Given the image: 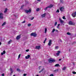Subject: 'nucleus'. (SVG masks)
Segmentation results:
<instances>
[{
    "mask_svg": "<svg viewBox=\"0 0 76 76\" xmlns=\"http://www.w3.org/2000/svg\"><path fill=\"white\" fill-rule=\"evenodd\" d=\"M53 6V5L51 4H50L49 6H48L44 9V10H47L48 8H51Z\"/></svg>",
    "mask_w": 76,
    "mask_h": 76,
    "instance_id": "f257e3e1",
    "label": "nucleus"
},
{
    "mask_svg": "<svg viewBox=\"0 0 76 76\" xmlns=\"http://www.w3.org/2000/svg\"><path fill=\"white\" fill-rule=\"evenodd\" d=\"M55 61V60H54V59H53L52 58H50L48 60V61L49 63H53V62H54Z\"/></svg>",
    "mask_w": 76,
    "mask_h": 76,
    "instance_id": "f03ea898",
    "label": "nucleus"
},
{
    "mask_svg": "<svg viewBox=\"0 0 76 76\" xmlns=\"http://www.w3.org/2000/svg\"><path fill=\"white\" fill-rule=\"evenodd\" d=\"M37 35V34L35 33H32L31 34V36H33L34 37H36Z\"/></svg>",
    "mask_w": 76,
    "mask_h": 76,
    "instance_id": "7ed1b4c3",
    "label": "nucleus"
},
{
    "mask_svg": "<svg viewBox=\"0 0 76 76\" xmlns=\"http://www.w3.org/2000/svg\"><path fill=\"white\" fill-rule=\"evenodd\" d=\"M60 10L61 12H63L64 10V7H60Z\"/></svg>",
    "mask_w": 76,
    "mask_h": 76,
    "instance_id": "20e7f679",
    "label": "nucleus"
},
{
    "mask_svg": "<svg viewBox=\"0 0 76 76\" xmlns=\"http://www.w3.org/2000/svg\"><path fill=\"white\" fill-rule=\"evenodd\" d=\"M0 19H3V14L2 13H0Z\"/></svg>",
    "mask_w": 76,
    "mask_h": 76,
    "instance_id": "39448f33",
    "label": "nucleus"
},
{
    "mask_svg": "<svg viewBox=\"0 0 76 76\" xmlns=\"http://www.w3.org/2000/svg\"><path fill=\"white\" fill-rule=\"evenodd\" d=\"M52 44V40L51 39H50L48 43V45H49V46H50V45H51Z\"/></svg>",
    "mask_w": 76,
    "mask_h": 76,
    "instance_id": "423d86ee",
    "label": "nucleus"
},
{
    "mask_svg": "<svg viewBox=\"0 0 76 76\" xmlns=\"http://www.w3.org/2000/svg\"><path fill=\"white\" fill-rule=\"evenodd\" d=\"M69 25H75V23H73L71 21H70L69 22Z\"/></svg>",
    "mask_w": 76,
    "mask_h": 76,
    "instance_id": "0eeeda50",
    "label": "nucleus"
},
{
    "mask_svg": "<svg viewBox=\"0 0 76 76\" xmlns=\"http://www.w3.org/2000/svg\"><path fill=\"white\" fill-rule=\"evenodd\" d=\"M26 13H31V10L30 9L29 10H26Z\"/></svg>",
    "mask_w": 76,
    "mask_h": 76,
    "instance_id": "6e6552de",
    "label": "nucleus"
},
{
    "mask_svg": "<svg viewBox=\"0 0 76 76\" xmlns=\"http://www.w3.org/2000/svg\"><path fill=\"white\" fill-rule=\"evenodd\" d=\"M72 15L73 18H75V17H76V12H75L74 13H73L72 14Z\"/></svg>",
    "mask_w": 76,
    "mask_h": 76,
    "instance_id": "1a4fd4ad",
    "label": "nucleus"
},
{
    "mask_svg": "<svg viewBox=\"0 0 76 76\" xmlns=\"http://www.w3.org/2000/svg\"><path fill=\"white\" fill-rule=\"evenodd\" d=\"M20 35H19L16 38V39H17V40H18V39H20Z\"/></svg>",
    "mask_w": 76,
    "mask_h": 76,
    "instance_id": "9d476101",
    "label": "nucleus"
},
{
    "mask_svg": "<svg viewBox=\"0 0 76 76\" xmlns=\"http://www.w3.org/2000/svg\"><path fill=\"white\" fill-rule=\"evenodd\" d=\"M59 20L61 22V23L63 24L64 23V21L61 20V19L59 18Z\"/></svg>",
    "mask_w": 76,
    "mask_h": 76,
    "instance_id": "9b49d317",
    "label": "nucleus"
},
{
    "mask_svg": "<svg viewBox=\"0 0 76 76\" xmlns=\"http://www.w3.org/2000/svg\"><path fill=\"white\" fill-rule=\"evenodd\" d=\"M30 57V55H27V56H26L25 57V58H26V59H28V58H29Z\"/></svg>",
    "mask_w": 76,
    "mask_h": 76,
    "instance_id": "f8f14e48",
    "label": "nucleus"
},
{
    "mask_svg": "<svg viewBox=\"0 0 76 76\" xmlns=\"http://www.w3.org/2000/svg\"><path fill=\"white\" fill-rule=\"evenodd\" d=\"M46 15V13H44L43 14H42L41 15V16L42 17V18H44L45 16V15Z\"/></svg>",
    "mask_w": 76,
    "mask_h": 76,
    "instance_id": "ddd939ff",
    "label": "nucleus"
},
{
    "mask_svg": "<svg viewBox=\"0 0 76 76\" xmlns=\"http://www.w3.org/2000/svg\"><path fill=\"white\" fill-rule=\"evenodd\" d=\"M3 53L2 52L1 53V56H3V54H4L6 53V51H5V50H4L3 51Z\"/></svg>",
    "mask_w": 76,
    "mask_h": 76,
    "instance_id": "4468645a",
    "label": "nucleus"
},
{
    "mask_svg": "<svg viewBox=\"0 0 76 76\" xmlns=\"http://www.w3.org/2000/svg\"><path fill=\"white\" fill-rule=\"evenodd\" d=\"M36 49H39L40 48V46H36Z\"/></svg>",
    "mask_w": 76,
    "mask_h": 76,
    "instance_id": "2eb2a0df",
    "label": "nucleus"
},
{
    "mask_svg": "<svg viewBox=\"0 0 76 76\" xmlns=\"http://www.w3.org/2000/svg\"><path fill=\"white\" fill-rule=\"evenodd\" d=\"M55 67H60V65H59V64H56L55 65Z\"/></svg>",
    "mask_w": 76,
    "mask_h": 76,
    "instance_id": "dca6fc26",
    "label": "nucleus"
},
{
    "mask_svg": "<svg viewBox=\"0 0 76 76\" xmlns=\"http://www.w3.org/2000/svg\"><path fill=\"white\" fill-rule=\"evenodd\" d=\"M60 51H58V53H56L57 56H58L60 55Z\"/></svg>",
    "mask_w": 76,
    "mask_h": 76,
    "instance_id": "f3484780",
    "label": "nucleus"
},
{
    "mask_svg": "<svg viewBox=\"0 0 76 76\" xmlns=\"http://www.w3.org/2000/svg\"><path fill=\"white\" fill-rule=\"evenodd\" d=\"M47 32V28H45V33L46 34Z\"/></svg>",
    "mask_w": 76,
    "mask_h": 76,
    "instance_id": "a211bd4d",
    "label": "nucleus"
},
{
    "mask_svg": "<svg viewBox=\"0 0 76 76\" xmlns=\"http://www.w3.org/2000/svg\"><path fill=\"white\" fill-rule=\"evenodd\" d=\"M12 40H10L8 42V44H10L11 42H12Z\"/></svg>",
    "mask_w": 76,
    "mask_h": 76,
    "instance_id": "6ab92c4d",
    "label": "nucleus"
},
{
    "mask_svg": "<svg viewBox=\"0 0 76 76\" xmlns=\"http://www.w3.org/2000/svg\"><path fill=\"white\" fill-rule=\"evenodd\" d=\"M6 22H4L2 24V26H4V25H6Z\"/></svg>",
    "mask_w": 76,
    "mask_h": 76,
    "instance_id": "aec40b11",
    "label": "nucleus"
},
{
    "mask_svg": "<svg viewBox=\"0 0 76 76\" xmlns=\"http://www.w3.org/2000/svg\"><path fill=\"white\" fill-rule=\"evenodd\" d=\"M43 70H44V68L42 69L39 72V73H41V72H42Z\"/></svg>",
    "mask_w": 76,
    "mask_h": 76,
    "instance_id": "412c9836",
    "label": "nucleus"
},
{
    "mask_svg": "<svg viewBox=\"0 0 76 76\" xmlns=\"http://www.w3.org/2000/svg\"><path fill=\"white\" fill-rule=\"evenodd\" d=\"M7 9L6 8L5 9V11H4V12L6 13L7 12Z\"/></svg>",
    "mask_w": 76,
    "mask_h": 76,
    "instance_id": "4be33fe9",
    "label": "nucleus"
},
{
    "mask_svg": "<svg viewBox=\"0 0 76 76\" xmlns=\"http://www.w3.org/2000/svg\"><path fill=\"white\" fill-rule=\"evenodd\" d=\"M66 66H64L63 67L62 69L63 70H66Z\"/></svg>",
    "mask_w": 76,
    "mask_h": 76,
    "instance_id": "5701e85b",
    "label": "nucleus"
},
{
    "mask_svg": "<svg viewBox=\"0 0 76 76\" xmlns=\"http://www.w3.org/2000/svg\"><path fill=\"white\" fill-rule=\"evenodd\" d=\"M56 31V29H55L54 28H53L52 31V32H53H53H54V31Z\"/></svg>",
    "mask_w": 76,
    "mask_h": 76,
    "instance_id": "b1692460",
    "label": "nucleus"
},
{
    "mask_svg": "<svg viewBox=\"0 0 76 76\" xmlns=\"http://www.w3.org/2000/svg\"><path fill=\"white\" fill-rule=\"evenodd\" d=\"M27 26H28V27L31 26V24L29 23L27 24Z\"/></svg>",
    "mask_w": 76,
    "mask_h": 76,
    "instance_id": "393cba45",
    "label": "nucleus"
},
{
    "mask_svg": "<svg viewBox=\"0 0 76 76\" xmlns=\"http://www.w3.org/2000/svg\"><path fill=\"white\" fill-rule=\"evenodd\" d=\"M47 40V38H46L44 41L43 43H45L46 40Z\"/></svg>",
    "mask_w": 76,
    "mask_h": 76,
    "instance_id": "a878e982",
    "label": "nucleus"
},
{
    "mask_svg": "<svg viewBox=\"0 0 76 76\" xmlns=\"http://www.w3.org/2000/svg\"><path fill=\"white\" fill-rule=\"evenodd\" d=\"M10 70L11 72V73H13V70H12V68H10Z\"/></svg>",
    "mask_w": 76,
    "mask_h": 76,
    "instance_id": "bb28decb",
    "label": "nucleus"
},
{
    "mask_svg": "<svg viewBox=\"0 0 76 76\" xmlns=\"http://www.w3.org/2000/svg\"><path fill=\"white\" fill-rule=\"evenodd\" d=\"M57 22H56L55 23L54 26H56V25H57Z\"/></svg>",
    "mask_w": 76,
    "mask_h": 76,
    "instance_id": "cd10ccee",
    "label": "nucleus"
},
{
    "mask_svg": "<svg viewBox=\"0 0 76 76\" xmlns=\"http://www.w3.org/2000/svg\"><path fill=\"white\" fill-rule=\"evenodd\" d=\"M58 46H56L55 47V49H58Z\"/></svg>",
    "mask_w": 76,
    "mask_h": 76,
    "instance_id": "c85d7f7f",
    "label": "nucleus"
},
{
    "mask_svg": "<svg viewBox=\"0 0 76 76\" xmlns=\"http://www.w3.org/2000/svg\"><path fill=\"white\" fill-rule=\"evenodd\" d=\"M17 71H18V72H20V69H17Z\"/></svg>",
    "mask_w": 76,
    "mask_h": 76,
    "instance_id": "c756f323",
    "label": "nucleus"
},
{
    "mask_svg": "<svg viewBox=\"0 0 76 76\" xmlns=\"http://www.w3.org/2000/svg\"><path fill=\"white\" fill-rule=\"evenodd\" d=\"M56 13H59V10L58 9L57 10V11H56Z\"/></svg>",
    "mask_w": 76,
    "mask_h": 76,
    "instance_id": "7c9ffc66",
    "label": "nucleus"
},
{
    "mask_svg": "<svg viewBox=\"0 0 76 76\" xmlns=\"http://www.w3.org/2000/svg\"><path fill=\"white\" fill-rule=\"evenodd\" d=\"M25 20H24L22 22V23H25Z\"/></svg>",
    "mask_w": 76,
    "mask_h": 76,
    "instance_id": "2f4dec72",
    "label": "nucleus"
},
{
    "mask_svg": "<svg viewBox=\"0 0 76 76\" xmlns=\"http://www.w3.org/2000/svg\"><path fill=\"white\" fill-rule=\"evenodd\" d=\"M67 35H70V33H69V32H67Z\"/></svg>",
    "mask_w": 76,
    "mask_h": 76,
    "instance_id": "473e14b6",
    "label": "nucleus"
},
{
    "mask_svg": "<svg viewBox=\"0 0 76 76\" xmlns=\"http://www.w3.org/2000/svg\"><path fill=\"white\" fill-rule=\"evenodd\" d=\"M20 54L19 55V56H18V58H20Z\"/></svg>",
    "mask_w": 76,
    "mask_h": 76,
    "instance_id": "72a5a7b5",
    "label": "nucleus"
},
{
    "mask_svg": "<svg viewBox=\"0 0 76 76\" xmlns=\"http://www.w3.org/2000/svg\"><path fill=\"white\" fill-rule=\"evenodd\" d=\"M39 8H37V9L36 10V11H37V12L39 11Z\"/></svg>",
    "mask_w": 76,
    "mask_h": 76,
    "instance_id": "f704fd0d",
    "label": "nucleus"
},
{
    "mask_svg": "<svg viewBox=\"0 0 76 76\" xmlns=\"http://www.w3.org/2000/svg\"><path fill=\"white\" fill-rule=\"evenodd\" d=\"M60 1L61 3H63V1H62V0H60Z\"/></svg>",
    "mask_w": 76,
    "mask_h": 76,
    "instance_id": "c9c22d12",
    "label": "nucleus"
},
{
    "mask_svg": "<svg viewBox=\"0 0 76 76\" xmlns=\"http://www.w3.org/2000/svg\"><path fill=\"white\" fill-rule=\"evenodd\" d=\"M72 73L73 74H76V72H72Z\"/></svg>",
    "mask_w": 76,
    "mask_h": 76,
    "instance_id": "e433bc0d",
    "label": "nucleus"
},
{
    "mask_svg": "<svg viewBox=\"0 0 76 76\" xmlns=\"http://www.w3.org/2000/svg\"><path fill=\"white\" fill-rule=\"evenodd\" d=\"M54 72H58V69L55 70Z\"/></svg>",
    "mask_w": 76,
    "mask_h": 76,
    "instance_id": "4c0bfd02",
    "label": "nucleus"
},
{
    "mask_svg": "<svg viewBox=\"0 0 76 76\" xmlns=\"http://www.w3.org/2000/svg\"><path fill=\"white\" fill-rule=\"evenodd\" d=\"M63 19H65V16H64L63 18H62Z\"/></svg>",
    "mask_w": 76,
    "mask_h": 76,
    "instance_id": "58836bf2",
    "label": "nucleus"
},
{
    "mask_svg": "<svg viewBox=\"0 0 76 76\" xmlns=\"http://www.w3.org/2000/svg\"><path fill=\"white\" fill-rule=\"evenodd\" d=\"M34 19V17H33L32 18H31V20H33V19Z\"/></svg>",
    "mask_w": 76,
    "mask_h": 76,
    "instance_id": "ea45409f",
    "label": "nucleus"
},
{
    "mask_svg": "<svg viewBox=\"0 0 76 76\" xmlns=\"http://www.w3.org/2000/svg\"><path fill=\"white\" fill-rule=\"evenodd\" d=\"M29 51V49H27L26 50V52H28V51Z\"/></svg>",
    "mask_w": 76,
    "mask_h": 76,
    "instance_id": "a19ab883",
    "label": "nucleus"
},
{
    "mask_svg": "<svg viewBox=\"0 0 76 76\" xmlns=\"http://www.w3.org/2000/svg\"><path fill=\"white\" fill-rule=\"evenodd\" d=\"M41 69V66H39V70H40V69Z\"/></svg>",
    "mask_w": 76,
    "mask_h": 76,
    "instance_id": "79ce46f5",
    "label": "nucleus"
},
{
    "mask_svg": "<svg viewBox=\"0 0 76 76\" xmlns=\"http://www.w3.org/2000/svg\"><path fill=\"white\" fill-rule=\"evenodd\" d=\"M26 74H23V76H26Z\"/></svg>",
    "mask_w": 76,
    "mask_h": 76,
    "instance_id": "37998d69",
    "label": "nucleus"
},
{
    "mask_svg": "<svg viewBox=\"0 0 76 76\" xmlns=\"http://www.w3.org/2000/svg\"><path fill=\"white\" fill-rule=\"evenodd\" d=\"M2 76H4V74H2Z\"/></svg>",
    "mask_w": 76,
    "mask_h": 76,
    "instance_id": "c03bdc74",
    "label": "nucleus"
},
{
    "mask_svg": "<svg viewBox=\"0 0 76 76\" xmlns=\"http://www.w3.org/2000/svg\"><path fill=\"white\" fill-rule=\"evenodd\" d=\"M24 7V5H22V6H21V8H22V7Z\"/></svg>",
    "mask_w": 76,
    "mask_h": 76,
    "instance_id": "a18cd8bd",
    "label": "nucleus"
},
{
    "mask_svg": "<svg viewBox=\"0 0 76 76\" xmlns=\"http://www.w3.org/2000/svg\"><path fill=\"white\" fill-rule=\"evenodd\" d=\"M61 59H59V61H61Z\"/></svg>",
    "mask_w": 76,
    "mask_h": 76,
    "instance_id": "49530a36",
    "label": "nucleus"
},
{
    "mask_svg": "<svg viewBox=\"0 0 76 76\" xmlns=\"http://www.w3.org/2000/svg\"><path fill=\"white\" fill-rule=\"evenodd\" d=\"M1 45V42H0V45Z\"/></svg>",
    "mask_w": 76,
    "mask_h": 76,
    "instance_id": "de8ad7c7",
    "label": "nucleus"
},
{
    "mask_svg": "<svg viewBox=\"0 0 76 76\" xmlns=\"http://www.w3.org/2000/svg\"><path fill=\"white\" fill-rule=\"evenodd\" d=\"M57 28H59V26H57Z\"/></svg>",
    "mask_w": 76,
    "mask_h": 76,
    "instance_id": "09e8293b",
    "label": "nucleus"
},
{
    "mask_svg": "<svg viewBox=\"0 0 76 76\" xmlns=\"http://www.w3.org/2000/svg\"><path fill=\"white\" fill-rule=\"evenodd\" d=\"M58 26H60V24H58Z\"/></svg>",
    "mask_w": 76,
    "mask_h": 76,
    "instance_id": "8fccbe9b",
    "label": "nucleus"
},
{
    "mask_svg": "<svg viewBox=\"0 0 76 76\" xmlns=\"http://www.w3.org/2000/svg\"><path fill=\"white\" fill-rule=\"evenodd\" d=\"M56 32H58V30H56Z\"/></svg>",
    "mask_w": 76,
    "mask_h": 76,
    "instance_id": "3c124183",
    "label": "nucleus"
},
{
    "mask_svg": "<svg viewBox=\"0 0 76 76\" xmlns=\"http://www.w3.org/2000/svg\"><path fill=\"white\" fill-rule=\"evenodd\" d=\"M37 1H41V0H37Z\"/></svg>",
    "mask_w": 76,
    "mask_h": 76,
    "instance_id": "603ef678",
    "label": "nucleus"
},
{
    "mask_svg": "<svg viewBox=\"0 0 76 76\" xmlns=\"http://www.w3.org/2000/svg\"><path fill=\"white\" fill-rule=\"evenodd\" d=\"M60 41H61V42H62V41H61V40H60Z\"/></svg>",
    "mask_w": 76,
    "mask_h": 76,
    "instance_id": "864d4df0",
    "label": "nucleus"
},
{
    "mask_svg": "<svg viewBox=\"0 0 76 76\" xmlns=\"http://www.w3.org/2000/svg\"><path fill=\"white\" fill-rule=\"evenodd\" d=\"M13 76H16L15 75H13Z\"/></svg>",
    "mask_w": 76,
    "mask_h": 76,
    "instance_id": "5fc2aeb1",
    "label": "nucleus"
},
{
    "mask_svg": "<svg viewBox=\"0 0 76 76\" xmlns=\"http://www.w3.org/2000/svg\"><path fill=\"white\" fill-rule=\"evenodd\" d=\"M4 0L6 1V0Z\"/></svg>",
    "mask_w": 76,
    "mask_h": 76,
    "instance_id": "6e6d98bb",
    "label": "nucleus"
}]
</instances>
